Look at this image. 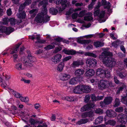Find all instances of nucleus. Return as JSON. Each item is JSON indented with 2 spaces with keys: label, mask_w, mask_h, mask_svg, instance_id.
<instances>
[{
  "label": "nucleus",
  "mask_w": 127,
  "mask_h": 127,
  "mask_svg": "<svg viewBox=\"0 0 127 127\" xmlns=\"http://www.w3.org/2000/svg\"><path fill=\"white\" fill-rule=\"evenodd\" d=\"M48 0H43L40 2L39 5H42L43 8L40 13H39L35 18V21L37 23H46L50 20V17L47 15V10L46 5Z\"/></svg>",
  "instance_id": "1"
},
{
  "label": "nucleus",
  "mask_w": 127,
  "mask_h": 127,
  "mask_svg": "<svg viewBox=\"0 0 127 127\" xmlns=\"http://www.w3.org/2000/svg\"><path fill=\"white\" fill-rule=\"evenodd\" d=\"M112 53L105 50L99 56V58L107 66L112 68L115 66L116 64V61L113 58L107 57L108 56H112Z\"/></svg>",
  "instance_id": "2"
},
{
  "label": "nucleus",
  "mask_w": 127,
  "mask_h": 127,
  "mask_svg": "<svg viewBox=\"0 0 127 127\" xmlns=\"http://www.w3.org/2000/svg\"><path fill=\"white\" fill-rule=\"evenodd\" d=\"M2 21L0 22V32H4L6 34L9 35L14 31V28L9 27L6 28L2 26L3 24H7L9 21V19L7 18H4L3 19Z\"/></svg>",
  "instance_id": "3"
},
{
  "label": "nucleus",
  "mask_w": 127,
  "mask_h": 127,
  "mask_svg": "<svg viewBox=\"0 0 127 127\" xmlns=\"http://www.w3.org/2000/svg\"><path fill=\"white\" fill-rule=\"evenodd\" d=\"M31 2V0H26L23 4L20 5L19 10V13L17 14L18 17L19 18L23 19L25 18L26 16L25 12L22 10L25 6L29 5Z\"/></svg>",
  "instance_id": "4"
},
{
  "label": "nucleus",
  "mask_w": 127,
  "mask_h": 127,
  "mask_svg": "<svg viewBox=\"0 0 127 127\" xmlns=\"http://www.w3.org/2000/svg\"><path fill=\"white\" fill-rule=\"evenodd\" d=\"M27 53L28 54V57H24L22 60L25 65H26L27 67H31L32 66V63L34 61V58L32 56L29 51H28Z\"/></svg>",
  "instance_id": "5"
},
{
  "label": "nucleus",
  "mask_w": 127,
  "mask_h": 127,
  "mask_svg": "<svg viewBox=\"0 0 127 127\" xmlns=\"http://www.w3.org/2000/svg\"><path fill=\"white\" fill-rule=\"evenodd\" d=\"M98 82V88L101 90H103L109 86L111 87L113 86L112 82L111 81L102 80L99 81Z\"/></svg>",
  "instance_id": "6"
},
{
  "label": "nucleus",
  "mask_w": 127,
  "mask_h": 127,
  "mask_svg": "<svg viewBox=\"0 0 127 127\" xmlns=\"http://www.w3.org/2000/svg\"><path fill=\"white\" fill-rule=\"evenodd\" d=\"M96 74L101 78H104L105 77L109 78L110 77V73L106 70L98 69L96 72Z\"/></svg>",
  "instance_id": "7"
},
{
  "label": "nucleus",
  "mask_w": 127,
  "mask_h": 127,
  "mask_svg": "<svg viewBox=\"0 0 127 127\" xmlns=\"http://www.w3.org/2000/svg\"><path fill=\"white\" fill-rule=\"evenodd\" d=\"M101 3L100 2H98V5L95 8V9L96 10L94 12V16H98L100 18H102L104 17L105 14L104 11H101L99 12V11L98 9L101 6Z\"/></svg>",
  "instance_id": "8"
},
{
  "label": "nucleus",
  "mask_w": 127,
  "mask_h": 127,
  "mask_svg": "<svg viewBox=\"0 0 127 127\" xmlns=\"http://www.w3.org/2000/svg\"><path fill=\"white\" fill-rule=\"evenodd\" d=\"M56 4H60L61 5L59 10L61 11L63 10L70 4L69 2H67L66 0H56Z\"/></svg>",
  "instance_id": "9"
},
{
  "label": "nucleus",
  "mask_w": 127,
  "mask_h": 127,
  "mask_svg": "<svg viewBox=\"0 0 127 127\" xmlns=\"http://www.w3.org/2000/svg\"><path fill=\"white\" fill-rule=\"evenodd\" d=\"M86 63L87 65L90 67H94L96 66L97 61L94 59H88L86 60Z\"/></svg>",
  "instance_id": "10"
},
{
  "label": "nucleus",
  "mask_w": 127,
  "mask_h": 127,
  "mask_svg": "<svg viewBox=\"0 0 127 127\" xmlns=\"http://www.w3.org/2000/svg\"><path fill=\"white\" fill-rule=\"evenodd\" d=\"M62 55L60 54H57L54 56L51 59L52 63L56 64L59 63L61 61Z\"/></svg>",
  "instance_id": "11"
},
{
  "label": "nucleus",
  "mask_w": 127,
  "mask_h": 127,
  "mask_svg": "<svg viewBox=\"0 0 127 127\" xmlns=\"http://www.w3.org/2000/svg\"><path fill=\"white\" fill-rule=\"evenodd\" d=\"M117 119L118 122L123 124H125L127 122V116L124 114H119L118 116Z\"/></svg>",
  "instance_id": "12"
},
{
  "label": "nucleus",
  "mask_w": 127,
  "mask_h": 127,
  "mask_svg": "<svg viewBox=\"0 0 127 127\" xmlns=\"http://www.w3.org/2000/svg\"><path fill=\"white\" fill-rule=\"evenodd\" d=\"M21 43H19L17 45L16 48L13 50H12L11 53L10 54H13L12 57L13 59V61L14 62H16L17 61V60L18 58V55L16 54H14V53H16L18 50V48L19 47Z\"/></svg>",
  "instance_id": "13"
},
{
  "label": "nucleus",
  "mask_w": 127,
  "mask_h": 127,
  "mask_svg": "<svg viewBox=\"0 0 127 127\" xmlns=\"http://www.w3.org/2000/svg\"><path fill=\"white\" fill-rule=\"evenodd\" d=\"M83 61L82 60H78L77 61H73V63L71 64V66L75 68L78 67L80 66H81L84 64Z\"/></svg>",
  "instance_id": "14"
},
{
  "label": "nucleus",
  "mask_w": 127,
  "mask_h": 127,
  "mask_svg": "<svg viewBox=\"0 0 127 127\" xmlns=\"http://www.w3.org/2000/svg\"><path fill=\"white\" fill-rule=\"evenodd\" d=\"M95 105L94 104H88L84 106L81 109V111L84 112L88 110L90 108H92L94 107Z\"/></svg>",
  "instance_id": "15"
},
{
  "label": "nucleus",
  "mask_w": 127,
  "mask_h": 127,
  "mask_svg": "<svg viewBox=\"0 0 127 127\" xmlns=\"http://www.w3.org/2000/svg\"><path fill=\"white\" fill-rule=\"evenodd\" d=\"M84 73V71L82 69H78L75 70L74 74L77 76H80L82 75Z\"/></svg>",
  "instance_id": "16"
},
{
  "label": "nucleus",
  "mask_w": 127,
  "mask_h": 127,
  "mask_svg": "<svg viewBox=\"0 0 127 127\" xmlns=\"http://www.w3.org/2000/svg\"><path fill=\"white\" fill-rule=\"evenodd\" d=\"M70 76L68 74L64 73L60 76V78L62 80L65 81L68 80L70 78Z\"/></svg>",
  "instance_id": "17"
},
{
  "label": "nucleus",
  "mask_w": 127,
  "mask_h": 127,
  "mask_svg": "<svg viewBox=\"0 0 127 127\" xmlns=\"http://www.w3.org/2000/svg\"><path fill=\"white\" fill-rule=\"evenodd\" d=\"M73 91L76 94H80L82 92V85H79L76 87Z\"/></svg>",
  "instance_id": "18"
},
{
  "label": "nucleus",
  "mask_w": 127,
  "mask_h": 127,
  "mask_svg": "<svg viewBox=\"0 0 127 127\" xmlns=\"http://www.w3.org/2000/svg\"><path fill=\"white\" fill-rule=\"evenodd\" d=\"M94 71L92 69H90L87 70L85 73V76L91 77L93 76L95 74Z\"/></svg>",
  "instance_id": "19"
},
{
  "label": "nucleus",
  "mask_w": 127,
  "mask_h": 127,
  "mask_svg": "<svg viewBox=\"0 0 127 127\" xmlns=\"http://www.w3.org/2000/svg\"><path fill=\"white\" fill-rule=\"evenodd\" d=\"M63 51L65 54L68 55H74L76 54V51L73 50H69L66 49H64Z\"/></svg>",
  "instance_id": "20"
},
{
  "label": "nucleus",
  "mask_w": 127,
  "mask_h": 127,
  "mask_svg": "<svg viewBox=\"0 0 127 127\" xmlns=\"http://www.w3.org/2000/svg\"><path fill=\"white\" fill-rule=\"evenodd\" d=\"M113 99L112 97L108 96L105 97L104 100V102L106 105L110 104L113 100Z\"/></svg>",
  "instance_id": "21"
},
{
  "label": "nucleus",
  "mask_w": 127,
  "mask_h": 127,
  "mask_svg": "<svg viewBox=\"0 0 127 127\" xmlns=\"http://www.w3.org/2000/svg\"><path fill=\"white\" fill-rule=\"evenodd\" d=\"M82 92L88 93L91 91V88L89 86L82 85Z\"/></svg>",
  "instance_id": "22"
},
{
  "label": "nucleus",
  "mask_w": 127,
  "mask_h": 127,
  "mask_svg": "<svg viewBox=\"0 0 127 127\" xmlns=\"http://www.w3.org/2000/svg\"><path fill=\"white\" fill-rule=\"evenodd\" d=\"M106 113L108 116L110 117H113L117 115V114L115 112L111 110H107L106 112Z\"/></svg>",
  "instance_id": "23"
},
{
  "label": "nucleus",
  "mask_w": 127,
  "mask_h": 127,
  "mask_svg": "<svg viewBox=\"0 0 127 127\" xmlns=\"http://www.w3.org/2000/svg\"><path fill=\"white\" fill-rule=\"evenodd\" d=\"M77 42L79 43L85 45H87L91 42V41L89 40H82L80 39H78L77 40Z\"/></svg>",
  "instance_id": "24"
},
{
  "label": "nucleus",
  "mask_w": 127,
  "mask_h": 127,
  "mask_svg": "<svg viewBox=\"0 0 127 127\" xmlns=\"http://www.w3.org/2000/svg\"><path fill=\"white\" fill-rule=\"evenodd\" d=\"M77 77H73L69 80V83L71 85H75L78 82Z\"/></svg>",
  "instance_id": "25"
},
{
  "label": "nucleus",
  "mask_w": 127,
  "mask_h": 127,
  "mask_svg": "<svg viewBox=\"0 0 127 127\" xmlns=\"http://www.w3.org/2000/svg\"><path fill=\"white\" fill-rule=\"evenodd\" d=\"M103 121V117L101 116H99L95 120L94 123L95 125L101 123Z\"/></svg>",
  "instance_id": "26"
},
{
  "label": "nucleus",
  "mask_w": 127,
  "mask_h": 127,
  "mask_svg": "<svg viewBox=\"0 0 127 127\" xmlns=\"http://www.w3.org/2000/svg\"><path fill=\"white\" fill-rule=\"evenodd\" d=\"M15 67L17 70H21L25 68L21 63H19L16 64L15 65Z\"/></svg>",
  "instance_id": "27"
},
{
  "label": "nucleus",
  "mask_w": 127,
  "mask_h": 127,
  "mask_svg": "<svg viewBox=\"0 0 127 127\" xmlns=\"http://www.w3.org/2000/svg\"><path fill=\"white\" fill-rule=\"evenodd\" d=\"M103 42L99 41L95 42L94 43V45L96 48L101 47L104 45Z\"/></svg>",
  "instance_id": "28"
},
{
  "label": "nucleus",
  "mask_w": 127,
  "mask_h": 127,
  "mask_svg": "<svg viewBox=\"0 0 127 127\" xmlns=\"http://www.w3.org/2000/svg\"><path fill=\"white\" fill-rule=\"evenodd\" d=\"M87 15H89L88 16H85L84 18V20L87 21H90L93 19V18L92 16V13L91 12H89L87 14Z\"/></svg>",
  "instance_id": "29"
},
{
  "label": "nucleus",
  "mask_w": 127,
  "mask_h": 127,
  "mask_svg": "<svg viewBox=\"0 0 127 127\" xmlns=\"http://www.w3.org/2000/svg\"><path fill=\"white\" fill-rule=\"evenodd\" d=\"M102 3L103 5H105V8L108 9H109L111 6L110 3L108 2H106V0H102Z\"/></svg>",
  "instance_id": "30"
},
{
  "label": "nucleus",
  "mask_w": 127,
  "mask_h": 127,
  "mask_svg": "<svg viewBox=\"0 0 127 127\" xmlns=\"http://www.w3.org/2000/svg\"><path fill=\"white\" fill-rule=\"evenodd\" d=\"M118 75L121 78H124L127 75V73L125 71L123 70L122 72H120L118 74Z\"/></svg>",
  "instance_id": "31"
},
{
  "label": "nucleus",
  "mask_w": 127,
  "mask_h": 127,
  "mask_svg": "<svg viewBox=\"0 0 127 127\" xmlns=\"http://www.w3.org/2000/svg\"><path fill=\"white\" fill-rule=\"evenodd\" d=\"M49 11L50 13L53 15L57 14L58 12L57 9L53 8H51L49 10Z\"/></svg>",
  "instance_id": "32"
},
{
  "label": "nucleus",
  "mask_w": 127,
  "mask_h": 127,
  "mask_svg": "<svg viewBox=\"0 0 127 127\" xmlns=\"http://www.w3.org/2000/svg\"><path fill=\"white\" fill-rule=\"evenodd\" d=\"M64 66V63L63 62H61L58 65L57 67V70L58 71H62Z\"/></svg>",
  "instance_id": "33"
},
{
  "label": "nucleus",
  "mask_w": 127,
  "mask_h": 127,
  "mask_svg": "<svg viewBox=\"0 0 127 127\" xmlns=\"http://www.w3.org/2000/svg\"><path fill=\"white\" fill-rule=\"evenodd\" d=\"M38 9H33L31 10L30 11L29 13L30 14H32L31 15L33 17H34L38 12Z\"/></svg>",
  "instance_id": "34"
},
{
  "label": "nucleus",
  "mask_w": 127,
  "mask_h": 127,
  "mask_svg": "<svg viewBox=\"0 0 127 127\" xmlns=\"http://www.w3.org/2000/svg\"><path fill=\"white\" fill-rule=\"evenodd\" d=\"M11 92H13V94L14 96L15 97L17 98H19L21 96V95L19 93L14 91L10 89Z\"/></svg>",
  "instance_id": "35"
},
{
  "label": "nucleus",
  "mask_w": 127,
  "mask_h": 127,
  "mask_svg": "<svg viewBox=\"0 0 127 127\" xmlns=\"http://www.w3.org/2000/svg\"><path fill=\"white\" fill-rule=\"evenodd\" d=\"M121 86L117 90V94L120 93V92L122 91L123 89L125 87V84L123 83H121Z\"/></svg>",
  "instance_id": "36"
},
{
  "label": "nucleus",
  "mask_w": 127,
  "mask_h": 127,
  "mask_svg": "<svg viewBox=\"0 0 127 127\" xmlns=\"http://www.w3.org/2000/svg\"><path fill=\"white\" fill-rule=\"evenodd\" d=\"M114 104L113 106L114 107H116L118 106L120 104V101L119 99L118 98L115 99L114 102Z\"/></svg>",
  "instance_id": "37"
},
{
  "label": "nucleus",
  "mask_w": 127,
  "mask_h": 127,
  "mask_svg": "<svg viewBox=\"0 0 127 127\" xmlns=\"http://www.w3.org/2000/svg\"><path fill=\"white\" fill-rule=\"evenodd\" d=\"M55 47V46L53 44L48 45L46 47L44 48V49L46 50H49L53 49Z\"/></svg>",
  "instance_id": "38"
},
{
  "label": "nucleus",
  "mask_w": 127,
  "mask_h": 127,
  "mask_svg": "<svg viewBox=\"0 0 127 127\" xmlns=\"http://www.w3.org/2000/svg\"><path fill=\"white\" fill-rule=\"evenodd\" d=\"M116 123V122L113 120H109L107 122H105V124L106 125L108 124L111 126H114Z\"/></svg>",
  "instance_id": "39"
},
{
  "label": "nucleus",
  "mask_w": 127,
  "mask_h": 127,
  "mask_svg": "<svg viewBox=\"0 0 127 127\" xmlns=\"http://www.w3.org/2000/svg\"><path fill=\"white\" fill-rule=\"evenodd\" d=\"M85 55L86 56L92 57L94 58H96L97 56L95 54L89 52H87L85 53Z\"/></svg>",
  "instance_id": "40"
},
{
  "label": "nucleus",
  "mask_w": 127,
  "mask_h": 127,
  "mask_svg": "<svg viewBox=\"0 0 127 127\" xmlns=\"http://www.w3.org/2000/svg\"><path fill=\"white\" fill-rule=\"evenodd\" d=\"M20 100L22 102L26 103L28 102L29 101V98L27 97H23L21 96L20 98Z\"/></svg>",
  "instance_id": "41"
},
{
  "label": "nucleus",
  "mask_w": 127,
  "mask_h": 127,
  "mask_svg": "<svg viewBox=\"0 0 127 127\" xmlns=\"http://www.w3.org/2000/svg\"><path fill=\"white\" fill-rule=\"evenodd\" d=\"M9 21L10 22L11 25L12 26L14 25L16 22V20L13 18L9 19Z\"/></svg>",
  "instance_id": "42"
},
{
  "label": "nucleus",
  "mask_w": 127,
  "mask_h": 127,
  "mask_svg": "<svg viewBox=\"0 0 127 127\" xmlns=\"http://www.w3.org/2000/svg\"><path fill=\"white\" fill-rule=\"evenodd\" d=\"M36 37V39L37 40V41H38L40 40V35H32L29 36L30 38L32 39V40H33Z\"/></svg>",
  "instance_id": "43"
},
{
  "label": "nucleus",
  "mask_w": 127,
  "mask_h": 127,
  "mask_svg": "<svg viewBox=\"0 0 127 127\" xmlns=\"http://www.w3.org/2000/svg\"><path fill=\"white\" fill-rule=\"evenodd\" d=\"M121 101L125 104L127 105V97L124 96L122 98Z\"/></svg>",
  "instance_id": "44"
},
{
  "label": "nucleus",
  "mask_w": 127,
  "mask_h": 127,
  "mask_svg": "<svg viewBox=\"0 0 127 127\" xmlns=\"http://www.w3.org/2000/svg\"><path fill=\"white\" fill-rule=\"evenodd\" d=\"M86 12V11L85 10L81 11L78 14V16L80 17L83 16L85 15Z\"/></svg>",
  "instance_id": "45"
},
{
  "label": "nucleus",
  "mask_w": 127,
  "mask_h": 127,
  "mask_svg": "<svg viewBox=\"0 0 127 127\" xmlns=\"http://www.w3.org/2000/svg\"><path fill=\"white\" fill-rule=\"evenodd\" d=\"M121 42L118 40L114 41L112 43V45L115 47H117Z\"/></svg>",
  "instance_id": "46"
},
{
  "label": "nucleus",
  "mask_w": 127,
  "mask_h": 127,
  "mask_svg": "<svg viewBox=\"0 0 127 127\" xmlns=\"http://www.w3.org/2000/svg\"><path fill=\"white\" fill-rule=\"evenodd\" d=\"M65 99L66 100L69 101H72L74 100V97L71 96H66L65 97Z\"/></svg>",
  "instance_id": "47"
},
{
  "label": "nucleus",
  "mask_w": 127,
  "mask_h": 127,
  "mask_svg": "<svg viewBox=\"0 0 127 127\" xmlns=\"http://www.w3.org/2000/svg\"><path fill=\"white\" fill-rule=\"evenodd\" d=\"M91 97V95H86L85 97V98L84 99V101L86 103H87L88 102L90 99Z\"/></svg>",
  "instance_id": "48"
},
{
  "label": "nucleus",
  "mask_w": 127,
  "mask_h": 127,
  "mask_svg": "<svg viewBox=\"0 0 127 127\" xmlns=\"http://www.w3.org/2000/svg\"><path fill=\"white\" fill-rule=\"evenodd\" d=\"M29 121L31 125H34L36 123V121L32 118L30 119Z\"/></svg>",
  "instance_id": "49"
},
{
  "label": "nucleus",
  "mask_w": 127,
  "mask_h": 127,
  "mask_svg": "<svg viewBox=\"0 0 127 127\" xmlns=\"http://www.w3.org/2000/svg\"><path fill=\"white\" fill-rule=\"evenodd\" d=\"M46 42V40H39L38 41L36 42H35V45L37 46V44L38 43H44Z\"/></svg>",
  "instance_id": "50"
},
{
  "label": "nucleus",
  "mask_w": 127,
  "mask_h": 127,
  "mask_svg": "<svg viewBox=\"0 0 127 127\" xmlns=\"http://www.w3.org/2000/svg\"><path fill=\"white\" fill-rule=\"evenodd\" d=\"M103 112V111L100 108L96 109L95 110V113L97 114H101Z\"/></svg>",
  "instance_id": "51"
},
{
  "label": "nucleus",
  "mask_w": 127,
  "mask_h": 127,
  "mask_svg": "<svg viewBox=\"0 0 127 127\" xmlns=\"http://www.w3.org/2000/svg\"><path fill=\"white\" fill-rule=\"evenodd\" d=\"M71 58V57L70 56H69L66 57L63 59V61L64 62H66L69 60Z\"/></svg>",
  "instance_id": "52"
},
{
  "label": "nucleus",
  "mask_w": 127,
  "mask_h": 127,
  "mask_svg": "<svg viewBox=\"0 0 127 127\" xmlns=\"http://www.w3.org/2000/svg\"><path fill=\"white\" fill-rule=\"evenodd\" d=\"M21 80L24 82L25 83L29 84L31 82V81L30 80H26L23 78H22Z\"/></svg>",
  "instance_id": "53"
},
{
  "label": "nucleus",
  "mask_w": 127,
  "mask_h": 127,
  "mask_svg": "<svg viewBox=\"0 0 127 127\" xmlns=\"http://www.w3.org/2000/svg\"><path fill=\"white\" fill-rule=\"evenodd\" d=\"M123 110V108L122 107H119L116 108L115 111L117 112H122Z\"/></svg>",
  "instance_id": "54"
},
{
  "label": "nucleus",
  "mask_w": 127,
  "mask_h": 127,
  "mask_svg": "<svg viewBox=\"0 0 127 127\" xmlns=\"http://www.w3.org/2000/svg\"><path fill=\"white\" fill-rule=\"evenodd\" d=\"M88 116L90 117H91L94 115V113L92 111L87 112Z\"/></svg>",
  "instance_id": "55"
},
{
  "label": "nucleus",
  "mask_w": 127,
  "mask_h": 127,
  "mask_svg": "<svg viewBox=\"0 0 127 127\" xmlns=\"http://www.w3.org/2000/svg\"><path fill=\"white\" fill-rule=\"evenodd\" d=\"M17 105L18 107L20 109H22L24 107L23 105L21 104L19 101L17 102Z\"/></svg>",
  "instance_id": "56"
},
{
  "label": "nucleus",
  "mask_w": 127,
  "mask_h": 127,
  "mask_svg": "<svg viewBox=\"0 0 127 127\" xmlns=\"http://www.w3.org/2000/svg\"><path fill=\"white\" fill-rule=\"evenodd\" d=\"M78 14L77 13H75L72 14V17L73 19H76L77 17Z\"/></svg>",
  "instance_id": "57"
},
{
  "label": "nucleus",
  "mask_w": 127,
  "mask_h": 127,
  "mask_svg": "<svg viewBox=\"0 0 127 127\" xmlns=\"http://www.w3.org/2000/svg\"><path fill=\"white\" fill-rule=\"evenodd\" d=\"M1 86L2 87L5 88H7L8 86V84H6L5 82H3L2 83Z\"/></svg>",
  "instance_id": "58"
},
{
  "label": "nucleus",
  "mask_w": 127,
  "mask_h": 127,
  "mask_svg": "<svg viewBox=\"0 0 127 127\" xmlns=\"http://www.w3.org/2000/svg\"><path fill=\"white\" fill-rule=\"evenodd\" d=\"M6 13L8 15H11L12 13L11 9L10 8H9L7 10V11Z\"/></svg>",
  "instance_id": "59"
},
{
  "label": "nucleus",
  "mask_w": 127,
  "mask_h": 127,
  "mask_svg": "<svg viewBox=\"0 0 127 127\" xmlns=\"http://www.w3.org/2000/svg\"><path fill=\"white\" fill-rule=\"evenodd\" d=\"M81 116L83 118H85L88 117L87 112H85L83 113L82 114Z\"/></svg>",
  "instance_id": "60"
},
{
  "label": "nucleus",
  "mask_w": 127,
  "mask_h": 127,
  "mask_svg": "<svg viewBox=\"0 0 127 127\" xmlns=\"http://www.w3.org/2000/svg\"><path fill=\"white\" fill-rule=\"evenodd\" d=\"M96 34L100 38H101L103 37L105 35V34L103 33H97Z\"/></svg>",
  "instance_id": "61"
},
{
  "label": "nucleus",
  "mask_w": 127,
  "mask_h": 127,
  "mask_svg": "<svg viewBox=\"0 0 127 127\" xmlns=\"http://www.w3.org/2000/svg\"><path fill=\"white\" fill-rule=\"evenodd\" d=\"M95 3L92 2L89 5L88 8L90 9H91L93 8L94 5L95 4Z\"/></svg>",
  "instance_id": "62"
},
{
  "label": "nucleus",
  "mask_w": 127,
  "mask_h": 127,
  "mask_svg": "<svg viewBox=\"0 0 127 127\" xmlns=\"http://www.w3.org/2000/svg\"><path fill=\"white\" fill-rule=\"evenodd\" d=\"M55 40L58 42H60L63 40V39L60 37H58L55 38Z\"/></svg>",
  "instance_id": "63"
},
{
  "label": "nucleus",
  "mask_w": 127,
  "mask_h": 127,
  "mask_svg": "<svg viewBox=\"0 0 127 127\" xmlns=\"http://www.w3.org/2000/svg\"><path fill=\"white\" fill-rule=\"evenodd\" d=\"M91 98L93 101H96V97H95L94 95H92Z\"/></svg>",
  "instance_id": "64"
}]
</instances>
